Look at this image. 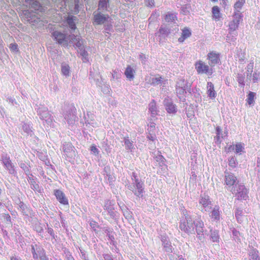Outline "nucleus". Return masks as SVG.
<instances>
[{
  "mask_svg": "<svg viewBox=\"0 0 260 260\" xmlns=\"http://www.w3.org/2000/svg\"><path fill=\"white\" fill-rule=\"evenodd\" d=\"M183 214L185 218L182 219L180 222L179 228L180 230L188 235L194 234V230H196L197 238L201 240L204 237V224L203 221L201 219L193 220L191 216L186 210L183 211Z\"/></svg>",
  "mask_w": 260,
  "mask_h": 260,
  "instance_id": "nucleus-1",
  "label": "nucleus"
},
{
  "mask_svg": "<svg viewBox=\"0 0 260 260\" xmlns=\"http://www.w3.org/2000/svg\"><path fill=\"white\" fill-rule=\"evenodd\" d=\"M52 36L58 44L67 47L69 44H73L78 36L73 34L67 36L64 33L56 30L52 33Z\"/></svg>",
  "mask_w": 260,
  "mask_h": 260,
  "instance_id": "nucleus-2",
  "label": "nucleus"
},
{
  "mask_svg": "<svg viewBox=\"0 0 260 260\" xmlns=\"http://www.w3.org/2000/svg\"><path fill=\"white\" fill-rule=\"evenodd\" d=\"M133 180V185L128 186V188L132 190L133 192L138 197H142L144 192V183L139 179L137 174L133 172L132 176Z\"/></svg>",
  "mask_w": 260,
  "mask_h": 260,
  "instance_id": "nucleus-3",
  "label": "nucleus"
},
{
  "mask_svg": "<svg viewBox=\"0 0 260 260\" xmlns=\"http://www.w3.org/2000/svg\"><path fill=\"white\" fill-rule=\"evenodd\" d=\"M38 115L40 118L43 121L44 125L46 124L47 126H51L53 122V118L48 108L43 105H40L37 110Z\"/></svg>",
  "mask_w": 260,
  "mask_h": 260,
  "instance_id": "nucleus-4",
  "label": "nucleus"
},
{
  "mask_svg": "<svg viewBox=\"0 0 260 260\" xmlns=\"http://www.w3.org/2000/svg\"><path fill=\"white\" fill-rule=\"evenodd\" d=\"M63 116L69 125L75 123L76 116L75 114V108L72 106L64 105L63 108Z\"/></svg>",
  "mask_w": 260,
  "mask_h": 260,
  "instance_id": "nucleus-5",
  "label": "nucleus"
},
{
  "mask_svg": "<svg viewBox=\"0 0 260 260\" xmlns=\"http://www.w3.org/2000/svg\"><path fill=\"white\" fill-rule=\"evenodd\" d=\"M233 194H235L238 200H246L248 198V191L245 186L241 184L236 185L230 189Z\"/></svg>",
  "mask_w": 260,
  "mask_h": 260,
  "instance_id": "nucleus-6",
  "label": "nucleus"
},
{
  "mask_svg": "<svg viewBox=\"0 0 260 260\" xmlns=\"http://www.w3.org/2000/svg\"><path fill=\"white\" fill-rule=\"evenodd\" d=\"M194 67L199 74L211 75L213 73L212 69L202 60L197 61Z\"/></svg>",
  "mask_w": 260,
  "mask_h": 260,
  "instance_id": "nucleus-7",
  "label": "nucleus"
},
{
  "mask_svg": "<svg viewBox=\"0 0 260 260\" xmlns=\"http://www.w3.org/2000/svg\"><path fill=\"white\" fill-rule=\"evenodd\" d=\"M74 46L78 48L79 50V53L82 57V60L84 62H86L88 60V53L85 50L84 46V40L81 38L80 36H78L77 39L75 40V42L73 43Z\"/></svg>",
  "mask_w": 260,
  "mask_h": 260,
  "instance_id": "nucleus-8",
  "label": "nucleus"
},
{
  "mask_svg": "<svg viewBox=\"0 0 260 260\" xmlns=\"http://www.w3.org/2000/svg\"><path fill=\"white\" fill-rule=\"evenodd\" d=\"M31 252L34 259L40 260H48L44 249L40 246L35 244L31 245Z\"/></svg>",
  "mask_w": 260,
  "mask_h": 260,
  "instance_id": "nucleus-9",
  "label": "nucleus"
},
{
  "mask_svg": "<svg viewBox=\"0 0 260 260\" xmlns=\"http://www.w3.org/2000/svg\"><path fill=\"white\" fill-rule=\"evenodd\" d=\"M174 28L171 29L170 26V24H162L161 25L159 29V31L158 32L155 33L156 36H157L159 38L164 37L166 38L168 36V35L173 32V31H176L178 30V28L177 25H174Z\"/></svg>",
  "mask_w": 260,
  "mask_h": 260,
  "instance_id": "nucleus-10",
  "label": "nucleus"
},
{
  "mask_svg": "<svg viewBox=\"0 0 260 260\" xmlns=\"http://www.w3.org/2000/svg\"><path fill=\"white\" fill-rule=\"evenodd\" d=\"M233 17V20L229 24L230 31H234L238 29L240 22L242 21L243 15L241 13L234 12Z\"/></svg>",
  "mask_w": 260,
  "mask_h": 260,
  "instance_id": "nucleus-11",
  "label": "nucleus"
},
{
  "mask_svg": "<svg viewBox=\"0 0 260 260\" xmlns=\"http://www.w3.org/2000/svg\"><path fill=\"white\" fill-rule=\"evenodd\" d=\"M199 203L201 206V210L203 212H209L211 209L212 202L208 196H201Z\"/></svg>",
  "mask_w": 260,
  "mask_h": 260,
  "instance_id": "nucleus-12",
  "label": "nucleus"
},
{
  "mask_svg": "<svg viewBox=\"0 0 260 260\" xmlns=\"http://www.w3.org/2000/svg\"><path fill=\"white\" fill-rule=\"evenodd\" d=\"M224 182L230 191L231 188L238 184L237 177L234 174L226 172H224Z\"/></svg>",
  "mask_w": 260,
  "mask_h": 260,
  "instance_id": "nucleus-13",
  "label": "nucleus"
},
{
  "mask_svg": "<svg viewBox=\"0 0 260 260\" xmlns=\"http://www.w3.org/2000/svg\"><path fill=\"white\" fill-rule=\"evenodd\" d=\"M1 161L5 168L10 174L15 175L16 174L14 166L13 165L9 156L7 155H3L1 157Z\"/></svg>",
  "mask_w": 260,
  "mask_h": 260,
  "instance_id": "nucleus-14",
  "label": "nucleus"
},
{
  "mask_svg": "<svg viewBox=\"0 0 260 260\" xmlns=\"http://www.w3.org/2000/svg\"><path fill=\"white\" fill-rule=\"evenodd\" d=\"M63 151L64 155L69 159H72L75 157L76 152L75 148L70 143H65L63 145Z\"/></svg>",
  "mask_w": 260,
  "mask_h": 260,
  "instance_id": "nucleus-15",
  "label": "nucleus"
},
{
  "mask_svg": "<svg viewBox=\"0 0 260 260\" xmlns=\"http://www.w3.org/2000/svg\"><path fill=\"white\" fill-rule=\"evenodd\" d=\"M94 21L97 24L104 23L106 21H108L109 17L107 15H104L99 11H95L93 13Z\"/></svg>",
  "mask_w": 260,
  "mask_h": 260,
  "instance_id": "nucleus-16",
  "label": "nucleus"
},
{
  "mask_svg": "<svg viewBox=\"0 0 260 260\" xmlns=\"http://www.w3.org/2000/svg\"><path fill=\"white\" fill-rule=\"evenodd\" d=\"M164 104L168 113L170 114H175L176 113V106L173 103L171 100L165 99L164 101Z\"/></svg>",
  "mask_w": 260,
  "mask_h": 260,
  "instance_id": "nucleus-17",
  "label": "nucleus"
},
{
  "mask_svg": "<svg viewBox=\"0 0 260 260\" xmlns=\"http://www.w3.org/2000/svg\"><path fill=\"white\" fill-rule=\"evenodd\" d=\"M207 58L209 60V64L214 66L215 64L218 63L219 59V54L216 53L214 51H212L208 53L207 55Z\"/></svg>",
  "mask_w": 260,
  "mask_h": 260,
  "instance_id": "nucleus-18",
  "label": "nucleus"
},
{
  "mask_svg": "<svg viewBox=\"0 0 260 260\" xmlns=\"http://www.w3.org/2000/svg\"><path fill=\"white\" fill-rule=\"evenodd\" d=\"M54 195L57 200L62 204L68 205V200L66 197L64 193L60 190H55L54 191Z\"/></svg>",
  "mask_w": 260,
  "mask_h": 260,
  "instance_id": "nucleus-19",
  "label": "nucleus"
},
{
  "mask_svg": "<svg viewBox=\"0 0 260 260\" xmlns=\"http://www.w3.org/2000/svg\"><path fill=\"white\" fill-rule=\"evenodd\" d=\"M207 88L208 96L212 99H214L216 96V93L214 90V85L212 82H208L207 83Z\"/></svg>",
  "mask_w": 260,
  "mask_h": 260,
  "instance_id": "nucleus-20",
  "label": "nucleus"
},
{
  "mask_svg": "<svg viewBox=\"0 0 260 260\" xmlns=\"http://www.w3.org/2000/svg\"><path fill=\"white\" fill-rule=\"evenodd\" d=\"M146 81L148 83L150 84L155 86L159 84H161L162 83V78L159 76H157L154 77H149L147 79H146Z\"/></svg>",
  "mask_w": 260,
  "mask_h": 260,
  "instance_id": "nucleus-21",
  "label": "nucleus"
},
{
  "mask_svg": "<svg viewBox=\"0 0 260 260\" xmlns=\"http://www.w3.org/2000/svg\"><path fill=\"white\" fill-rule=\"evenodd\" d=\"M253 63L250 62L249 63L246 67V77L245 78V82L247 83H250L251 81V75L253 72Z\"/></svg>",
  "mask_w": 260,
  "mask_h": 260,
  "instance_id": "nucleus-22",
  "label": "nucleus"
},
{
  "mask_svg": "<svg viewBox=\"0 0 260 260\" xmlns=\"http://www.w3.org/2000/svg\"><path fill=\"white\" fill-rule=\"evenodd\" d=\"M135 71L130 66H128L124 72V75L129 80H133L135 77Z\"/></svg>",
  "mask_w": 260,
  "mask_h": 260,
  "instance_id": "nucleus-23",
  "label": "nucleus"
},
{
  "mask_svg": "<svg viewBox=\"0 0 260 260\" xmlns=\"http://www.w3.org/2000/svg\"><path fill=\"white\" fill-rule=\"evenodd\" d=\"M161 240L165 250L168 252H172V246L168 238L162 236Z\"/></svg>",
  "mask_w": 260,
  "mask_h": 260,
  "instance_id": "nucleus-24",
  "label": "nucleus"
},
{
  "mask_svg": "<svg viewBox=\"0 0 260 260\" xmlns=\"http://www.w3.org/2000/svg\"><path fill=\"white\" fill-rule=\"evenodd\" d=\"M190 84L187 81L183 79H180L177 82L176 87L180 88L182 87L183 89L190 90Z\"/></svg>",
  "mask_w": 260,
  "mask_h": 260,
  "instance_id": "nucleus-25",
  "label": "nucleus"
},
{
  "mask_svg": "<svg viewBox=\"0 0 260 260\" xmlns=\"http://www.w3.org/2000/svg\"><path fill=\"white\" fill-rule=\"evenodd\" d=\"M149 111L153 117L158 114V110H157L156 103L154 100L152 101L149 104Z\"/></svg>",
  "mask_w": 260,
  "mask_h": 260,
  "instance_id": "nucleus-26",
  "label": "nucleus"
},
{
  "mask_svg": "<svg viewBox=\"0 0 260 260\" xmlns=\"http://www.w3.org/2000/svg\"><path fill=\"white\" fill-rule=\"evenodd\" d=\"M176 93L179 99L182 101H184L185 100V93L186 91H189L190 90L185 89L182 88V87H176Z\"/></svg>",
  "mask_w": 260,
  "mask_h": 260,
  "instance_id": "nucleus-27",
  "label": "nucleus"
},
{
  "mask_svg": "<svg viewBox=\"0 0 260 260\" xmlns=\"http://www.w3.org/2000/svg\"><path fill=\"white\" fill-rule=\"evenodd\" d=\"M191 31L188 29L185 28L182 30V32L181 34V36L180 38H178V41L180 43H182L184 41L185 39L189 38L191 36Z\"/></svg>",
  "mask_w": 260,
  "mask_h": 260,
  "instance_id": "nucleus-28",
  "label": "nucleus"
},
{
  "mask_svg": "<svg viewBox=\"0 0 260 260\" xmlns=\"http://www.w3.org/2000/svg\"><path fill=\"white\" fill-rule=\"evenodd\" d=\"M235 216L238 222L241 223L245 218L244 212L242 210L237 208L235 211Z\"/></svg>",
  "mask_w": 260,
  "mask_h": 260,
  "instance_id": "nucleus-29",
  "label": "nucleus"
},
{
  "mask_svg": "<svg viewBox=\"0 0 260 260\" xmlns=\"http://www.w3.org/2000/svg\"><path fill=\"white\" fill-rule=\"evenodd\" d=\"M245 54L242 50L241 49H239L236 51V54L235 56V57L236 60H238L240 62L242 63L245 59Z\"/></svg>",
  "mask_w": 260,
  "mask_h": 260,
  "instance_id": "nucleus-30",
  "label": "nucleus"
},
{
  "mask_svg": "<svg viewBox=\"0 0 260 260\" xmlns=\"http://www.w3.org/2000/svg\"><path fill=\"white\" fill-rule=\"evenodd\" d=\"M219 210V207L215 206L211 212V217L215 220H219L220 219V213Z\"/></svg>",
  "mask_w": 260,
  "mask_h": 260,
  "instance_id": "nucleus-31",
  "label": "nucleus"
},
{
  "mask_svg": "<svg viewBox=\"0 0 260 260\" xmlns=\"http://www.w3.org/2000/svg\"><path fill=\"white\" fill-rule=\"evenodd\" d=\"M210 238L213 242H219L220 237L218 231L211 230Z\"/></svg>",
  "mask_w": 260,
  "mask_h": 260,
  "instance_id": "nucleus-32",
  "label": "nucleus"
},
{
  "mask_svg": "<svg viewBox=\"0 0 260 260\" xmlns=\"http://www.w3.org/2000/svg\"><path fill=\"white\" fill-rule=\"evenodd\" d=\"M61 71L63 75L68 77L70 75V68L66 63H62L61 66Z\"/></svg>",
  "mask_w": 260,
  "mask_h": 260,
  "instance_id": "nucleus-33",
  "label": "nucleus"
},
{
  "mask_svg": "<svg viewBox=\"0 0 260 260\" xmlns=\"http://www.w3.org/2000/svg\"><path fill=\"white\" fill-rule=\"evenodd\" d=\"M176 19V16L174 13H168L165 17V20L166 22L168 23H175V21Z\"/></svg>",
  "mask_w": 260,
  "mask_h": 260,
  "instance_id": "nucleus-34",
  "label": "nucleus"
},
{
  "mask_svg": "<svg viewBox=\"0 0 260 260\" xmlns=\"http://www.w3.org/2000/svg\"><path fill=\"white\" fill-rule=\"evenodd\" d=\"M76 19V17L74 16H69L67 19V23L68 24L70 28L72 30H75L76 28L75 20Z\"/></svg>",
  "mask_w": 260,
  "mask_h": 260,
  "instance_id": "nucleus-35",
  "label": "nucleus"
},
{
  "mask_svg": "<svg viewBox=\"0 0 260 260\" xmlns=\"http://www.w3.org/2000/svg\"><path fill=\"white\" fill-rule=\"evenodd\" d=\"M155 160L160 167L163 168L166 166L165 162V159L163 156L160 154L159 151L157 152V156L155 157Z\"/></svg>",
  "mask_w": 260,
  "mask_h": 260,
  "instance_id": "nucleus-36",
  "label": "nucleus"
},
{
  "mask_svg": "<svg viewBox=\"0 0 260 260\" xmlns=\"http://www.w3.org/2000/svg\"><path fill=\"white\" fill-rule=\"evenodd\" d=\"M245 3V0H236L235 4H234V12L240 13V10L242 8L243 5Z\"/></svg>",
  "mask_w": 260,
  "mask_h": 260,
  "instance_id": "nucleus-37",
  "label": "nucleus"
},
{
  "mask_svg": "<svg viewBox=\"0 0 260 260\" xmlns=\"http://www.w3.org/2000/svg\"><path fill=\"white\" fill-rule=\"evenodd\" d=\"M124 143L125 146V148L127 150H129L130 151H132L134 148V146L133 144V142L131 141L128 138H124Z\"/></svg>",
  "mask_w": 260,
  "mask_h": 260,
  "instance_id": "nucleus-38",
  "label": "nucleus"
},
{
  "mask_svg": "<svg viewBox=\"0 0 260 260\" xmlns=\"http://www.w3.org/2000/svg\"><path fill=\"white\" fill-rule=\"evenodd\" d=\"M249 260H259L258 251L255 249L251 250L249 253Z\"/></svg>",
  "mask_w": 260,
  "mask_h": 260,
  "instance_id": "nucleus-39",
  "label": "nucleus"
},
{
  "mask_svg": "<svg viewBox=\"0 0 260 260\" xmlns=\"http://www.w3.org/2000/svg\"><path fill=\"white\" fill-rule=\"evenodd\" d=\"M109 3V0H100L98 10L106 9Z\"/></svg>",
  "mask_w": 260,
  "mask_h": 260,
  "instance_id": "nucleus-40",
  "label": "nucleus"
},
{
  "mask_svg": "<svg viewBox=\"0 0 260 260\" xmlns=\"http://www.w3.org/2000/svg\"><path fill=\"white\" fill-rule=\"evenodd\" d=\"M22 129L27 135H31L32 131L31 130V126L30 124L24 123L22 125Z\"/></svg>",
  "mask_w": 260,
  "mask_h": 260,
  "instance_id": "nucleus-41",
  "label": "nucleus"
},
{
  "mask_svg": "<svg viewBox=\"0 0 260 260\" xmlns=\"http://www.w3.org/2000/svg\"><path fill=\"white\" fill-rule=\"evenodd\" d=\"M255 95V93L253 92H249L248 94L247 102L249 105H251L254 102V98Z\"/></svg>",
  "mask_w": 260,
  "mask_h": 260,
  "instance_id": "nucleus-42",
  "label": "nucleus"
},
{
  "mask_svg": "<svg viewBox=\"0 0 260 260\" xmlns=\"http://www.w3.org/2000/svg\"><path fill=\"white\" fill-rule=\"evenodd\" d=\"M212 14L215 18L218 19L220 17V11L218 7L214 6L212 8Z\"/></svg>",
  "mask_w": 260,
  "mask_h": 260,
  "instance_id": "nucleus-43",
  "label": "nucleus"
},
{
  "mask_svg": "<svg viewBox=\"0 0 260 260\" xmlns=\"http://www.w3.org/2000/svg\"><path fill=\"white\" fill-rule=\"evenodd\" d=\"M112 76L113 79L117 80L121 78V74L118 69H115L114 70H113Z\"/></svg>",
  "mask_w": 260,
  "mask_h": 260,
  "instance_id": "nucleus-44",
  "label": "nucleus"
},
{
  "mask_svg": "<svg viewBox=\"0 0 260 260\" xmlns=\"http://www.w3.org/2000/svg\"><path fill=\"white\" fill-rule=\"evenodd\" d=\"M109 202V201L107 202L106 204L104 206V209L108 212V213L110 214L111 216H113L114 213L113 211V208L112 206L108 205Z\"/></svg>",
  "mask_w": 260,
  "mask_h": 260,
  "instance_id": "nucleus-45",
  "label": "nucleus"
},
{
  "mask_svg": "<svg viewBox=\"0 0 260 260\" xmlns=\"http://www.w3.org/2000/svg\"><path fill=\"white\" fill-rule=\"evenodd\" d=\"M245 76L242 74H238L237 76V81L238 83L243 86L245 85Z\"/></svg>",
  "mask_w": 260,
  "mask_h": 260,
  "instance_id": "nucleus-46",
  "label": "nucleus"
},
{
  "mask_svg": "<svg viewBox=\"0 0 260 260\" xmlns=\"http://www.w3.org/2000/svg\"><path fill=\"white\" fill-rule=\"evenodd\" d=\"M237 164L236 158L234 157H231L229 160V165L230 167L234 168Z\"/></svg>",
  "mask_w": 260,
  "mask_h": 260,
  "instance_id": "nucleus-47",
  "label": "nucleus"
},
{
  "mask_svg": "<svg viewBox=\"0 0 260 260\" xmlns=\"http://www.w3.org/2000/svg\"><path fill=\"white\" fill-rule=\"evenodd\" d=\"M6 101L12 106H15L18 105L16 100L13 97L10 96L6 97Z\"/></svg>",
  "mask_w": 260,
  "mask_h": 260,
  "instance_id": "nucleus-48",
  "label": "nucleus"
},
{
  "mask_svg": "<svg viewBox=\"0 0 260 260\" xmlns=\"http://www.w3.org/2000/svg\"><path fill=\"white\" fill-rule=\"evenodd\" d=\"M251 80L254 83L257 82L260 80V73L256 72L253 73L252 78H251Z\"/></svg>",
  "mask_w": 260,
  "mask_h": 260,
  "instance_id": "nucleus-49",
  "label": "nucleus"
},
{
  "mask_svg": "<svg viewBox=\"0 0 260 260\" xmlns=\"http://www.w3.org/2000/svg\"><path fill=\"white\" fill-rule=\"evenodd\" d=\"M110 90V86L106 84L103 85L101 88V90L104 94H109Z\"/></svg>",
  "mask_w": 260,
  "mask_h": 260,
  "instance_id": "nucleus-50",
  "label": "nucleus"
},
{
  "mask_svg": "<svg viewBox=\"0 0 260 260\" xmlns=\"http://www.w3.org/2000/svg\"><path fill=\"white\" fill-rule=\"evenodd\" d=\"M31 7L33 8H34L35 10H39L40 7V4L38 1H32V2L30 4Z\"/></svg>",
  "mask_w": 260,
  "mask_h": 260,
  "instance_id": "nucleus-51",
  "label": "nucleus"
},
{
  "mask_svg": "<svg viewBox=\"0 0 260 260\" xmlns=\"http://www.w3.org/2000/svg\"><path fill=\"white\" fill-rule=\"evenodd\" d=\"M90 151L95 155H98L99 153V150L96 148V146L93 145L90 147Z\"/></svg>",
  "mask_w": 260,
  "mask_h": 260,
  "instance_id": "nucleus-52",
  "label": "nucleus"
},
{
  "mask_svg": "<svg viewBox=\"0 0 260 260\" xmlns=\"http://www.w3.org/2000/svg\"><path fill=\"white\" fill-rule=\"evenodd\" d=\"M244 149L243 146L241 144H238L236 145L235 149L237 153H241Z\"/></svg>",
  "mask_w": 260,
  "mask_h": 260,
  "instance_id": "nucleus-53",
  "label": "nucleus"
},
{
  "mask_svg": "<svg viewBox=\"0 0 260 260\" xmlns=\"http://www.w3.org/2000/svg\"><path fill=\"white\" fill-rule=\"evenodd\" d=\"M148 130L149 132V133L151 132L152 133H153L154 131L155 128V124L153 122H150L148 125Z\"/></svg>",
  "mask_w": 260,
  "mask_h": 260,
  "instance_id": "nucleus-54",
  "label": "nucleus"
},
{
  "mask_svg": "<svg viewBox=\"0 0 260 260\" xmlns=\"http://www.w3.org/2000/svg\"><path fill=\"white\" fill-rule=\"evenodd\" d=\"M105 232L107 234V236L109 237V239L113 240L114 239L113 236L111 235L112 231L109 229H106L105 230Z\"/></svg>",
  "mask_w": 260,
  "mask_h": 260,
  "instance_id": "nucleus-55",
  "label": "nucleus"
},
{
  "mask_svg": "<svg viewBox=\"0 0 260 260\" xmlns=\"http://www.w3.org/2000/svg\"><path fill=\"white\" fill-rule=\"evenodd\" d=\"M154 2L153 0H145V4L148 7H152L154 6Z\"/></svg>",
  "mask_w": 260,
  "mask_h": 260,
  "instance_id": "nucleus-56",
  "label": "nucleus"
},
{
  "mask_svg": "<svg viewBox=\"0 0 260 260\" xmlns=\"http://www.w3.org/2000/svg\"><path fill=\"white\" fill-rule=\"evenodd\" d=\"M90 227L94 231L96 230V228L98 227V224L94 221H91L90 222Z\"/></svg>",
  "mask_w": 260,
  "mask_h": 260,
  "instance_id": "nucleus-57",
  "label": "nucleus"
},
{
  "mask_svg": "<svg viewBox=\"0 0 260 260\" xmlns=\"http://www.w3.org/2000/svg\"><path fill=\"white\" fill-rule=\"evenodd\" d=\"M10 48L12 51H17L18 50L17 45L16 44H11Z\"/></svg>",
  "mask_w": 260,
  "mask_h": 260,
  "instance_id": "nucleus-58",
  "label": "nucleus"
},
{
  "mask_svg": "<svg viewBox=\"0 0 260 260\" xmlns=\"http://www.w3.org/2000/svg\"><path fill=\"white\" fill-rule=\"evenodd\" d=\"M47 231L48 234H49L53 238H55L53 230L52 228L48 227Z\"/></svg>",
  "mask_w": 260,
  "mask_h": 260,
  "instance_id": "nucleus-59",
  "label": "nucleus"
},
{
  "mask_svg": "<svg viewBox=\"0 0 260 260\" xmlns=\"http://www.w3.org/2000/svg\"><path fill=\"white\" fill-rule=\"evenodd\" d=\"M35 229H36V231L38 233H41L43 230L42 227L40 225V224H38V225L37 224L35 226Z\"/></svg>",
  "mask_w": 260,
  "mask_h": 260,
  "instance_id": "nucleus-60",
  "label": "nucleus"
},
{
  "mask_svg": "<svg viewBox=\"0 0 260 260\" xmlns=\"http://www.w3.org/2000/svg\"><path fill=\"white\" fill-rule=\"evenodd\" d=\"M147 138L148 139H149L150 140H151L152 141H153L155 139V135L153 134V133L152 134H149L148 136H147Z\"/></svg>",
  "mask_w": 260,
  "mask_h": 260,
  "instance_id": "nucleus-61",
  "label": "nucleus"
},
{
  "mask_svg": "<svg viewBox=\"0 0 260 260\" xmlns=\"http://www.w3.org/2000/svg\"><path fill=\"white\" fill-rule=\"evenodd\" d=\"M105 260H112L113 259L111 255L109 254H105L103 255Z\"/></svg>",
  "mask_w": 260,
  "mask_h": 260,
  "instance_id": "nucleus-62",
  "label": "nucleus"
},
{
  "mask_svg": "<svg viewBox=\"0 0 260 260\" xmlns=\"http://www.w3.org/2000/svg\"><path fill=\"white\" fill-rule=\"evenodd\" d=\"M233 236L236 237V238H238V236L240 235V233L239 231L236 230H234L233 231Z\"/></svg>",
  "mask_w": 260,
  "mask_h": 260,
  "instance_id": "nucleus-63",
  "label": "nucleus"
},
{
  "mask_svg": "<svg viewBox=\"0 0 260 260\" xmlns=\"http://www.w3.org/2000/svg\"><path fill=\"white\" fill-rule=\"evenodd\" d=\"M139 57L141 59L142 63H143L145 61V59L146 58L145 56L141 54L139 55Z\"/></svg>",
  "mask_w": 260,
  "mask_h": 260,
  "instance_id": "nucleus-64",
  "label": "nucleus"
}]
</instances>
